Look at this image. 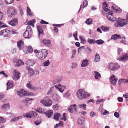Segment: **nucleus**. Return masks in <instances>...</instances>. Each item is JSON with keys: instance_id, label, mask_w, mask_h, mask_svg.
Masks as SVG:
<instances>
[{"instance_id": "72a5a7b5", "label": "nucleus", "mask_w": 128, "mask_h": 128, "mask_svg": "<svg viewBox=\"0 0 128 128\" xmlns=\"http://www.w3.org/2000/svg\"><path fill=\"white\" fill-rule=\"evenodd\" d=\"M35 20H30L29 21H28L27 23L30 26H32L33 27H34V24L35 23Z\"/></svg>"}, {"instance_id": "aec40b11", "label": "nucleus", "mask_w": 128, "mask_h": 128, "mask_svg": "<svg viewBox=\"0 0 128 128\" xmlns=\"http://www.w3.org/2000/svg\"><path fill=\"white\" fill-rule=\"evenodd\" d=\"M20 73H19L18 71H15L14 72V76L13 77V79L15 80H18L20 78Z\"/></svg>"}, {"instance_id": "4d7b16f0", "label": "nucleus", "mask_w": 128, "mask_h": 128, "mask_svg": "<svg viewBox=\"0 0 128 128\" xmlns=\"http://www.w3.org/2000/svg\"><path fill=\"white\" fill-rule=\"evenodd\" d=\"M3 23L1 22H0V28H4L6 26V24L3 25Z\"/></svg>"}, {"instance_id": "e2e57ef3", "label": "nucleus", "mask_w": 128, "mask_h": 128, "mask_svg": "<svg viewBox=\"0 0 128 128\" xmlns=\"http://www.w3.org/2000/svg\"><path fill=\"white\" fill-rule=\"evenodd\" d=\"M90 116L91 117H94L96 115V114L94 112H91L90 114Z\"/></svg>"}, {"instance_id": "4c0bfd02", "label": "nucleus", "mask_w": 128, "mask_h": 128, "mask_svg": "<svg viewBox=\"0 0 128 128\" xmlns=\"http://www.w3.org/2000/svg\"><path fill=\"white\" fill-rule=\"evenodd\" d=\"M6 122L5 119L2 117H0V125L1 124L5 123Z\"/></svg>"}, {"instance_id": "ea45409f", "label": "nucleus", "mask_w": 128, "mask_h": 128, "mask_svg": "<svg viewBox=\"0 0 128 128\" xmlns=\"http://www.w3.org/2000/svg\"><path fill=\"white\" fill-rule=\"evenodd\" d=\"M43 110H44L43 109L41 108H38L36 110V112L42 114L44 113V112Z\"/></svg>"}, {"instance_id": "bf43d9fd", "label": "nucleus", "mask_w": 128, "mask_h": 128, "mask_svg": "<svg viewBox=\"0 0 128 128\" xmlns=\"http://www.w3.org/2000/svg\"><path fill=\"white\" fill-rule=\"evenodd\" d=\"M10 31V33H11L12 34H16L17 33L16 31L14 30H12Z\"/></svg>"}, {"instance_id": "dca6fc26", "label": "nucleus", "mask_w": 128, "mask_h": 128, "mask_svg": "<svg viewBox=\"0 0 128 128\" xmlns=\"http://www.w3.org/2000/svg\"><path fill=\"white\" fill-rule=\"evenodd\" d=\"M42 43L45 46H49L51 44L50 40L48 39H46L43 40L42 42Z\"/></svg>"}, {"instance_id": "f8f14e48", "label": "nucleus", "mask_w": 128, "mask_h": 128, "mask_svg": "<svg viewBox=\"0 0 128 128\" xmlns=\"http://www.w3.org/2000/svg\"><path fill=\"white\" fill-rule=\"evenodd\" d=\"M18 20L16 18H14L8 22V24L12 26H14L18 24Z\"/></svg>"}, {"instance_id": "49530a36", "label": "nucleus", "mask_w": 128, "mask_h": 128, "mask_svg": "<svg viewBox=\"0 0 128 128\" xmlns=\"http://www.w3.org/2000/svg\"><path fill=\"white\" fill-rule=\"evenodd\" d=\"M26 86L28 88H30V89H32L34 88L32 86L31 84H30V82H28V83L26 84Z\"/></svg>"}, {"instance_id": "58836bf2", "label": "nucleus", "mask_w": 128, "mask_h": 128, "mask_svg": "<svg viewBox=\"0 0 128 128\" xmlns=\"http://www.w3.org/2000/svg\"><path fill=\"white\" fill-rule=\"evenodd\" d=\"M92 20L91 18H89L85 22V23L86 24H92Z\"/></svg>"}, {"instance_id": "1a4fd4ad", "label": "nucleus", "mask_w": 128, "mask_h": 128, "mask_svg": "<svg viewBox=\"0 0 128 128\" xmlns=\"http://www.w3.org/2000/svg\"><path fill=\"white\" fill-rule=\"evenodd\" d=\"M9 13L10 14L11 17H14L17 14V11L15 8L12 7H10L9 10Z\"/></svg>"}, {"instance_id": "f704fd0d", "label": "nucleus", "mask_w": 128, "mask_h": 128, "mask_svg": "<svg viewBox=\"0 0 128 128\" xmlns=\"http://www.w3.org/2000/svg\"><path fill=\"white\" fill-rule=\"evenodd\" d=\"M28 74L30 75V76H32L34 74V70L31 68H28Z\"/></svg>"}, {"instance_id": "680f3d73", "label": "nucleus", "mask_w": 128, "mask_h": 128, "mask_svg": "<svg viewBox=\"0 0 128 128\" xmlns=\"http://www.w3.org/2000/svg\"><path fill=\"white\" fill-rule=\"evenodd\" d=\"M34 123L37 126L40 124L41 122L40 121L37 120L34 122Z\"/></svg>"}, {"instance_id": "f3484780", "label": "nucleus", "mask_w": 128, "mask_h": 128, "mask_svg": "<svg viewBox=\"0 0 128 128\" xmlns=\"http://www.w3.org/2000/svg\"><path fill=\"white\" fill-rule=\"evenodd\" d=\"M17 94L20 96H25L28 94L27 92L26 91L24 90H21L20 92H18Z\"/></svg>"}, {"instance_id": "2eb2a0df", "label": "nucleus", "mask_w": 128, "mask_h": 128, "mask_svg": "<svg viewBox=\"0 0 128 128\" xmlns=\"http://www.w3.org/2000/svg\"><path fill=\"white\" fill-rule=\"evenodd\" d=\"M76 109V105L73 104L70 106V108L68 109V111L71 113L75 112Z\"/></svg>"}, {"instance_id": "393cba45", "label": "nucleus", "mask_w": 128, "mask_h": 128, "mask_svg": "<svg viewBox=\"0 0 128 128\" xmlns=\"http://www.w3.org/2000/svg\"><path fill=\"white\" fill-rule=\"evenodd\" d=\"M37 28L38 32V36H40V34H43L44 32L42 29V27L41 26L38 25L37 26Z\"/></svg>"}, {"instance_id": "864d4df0", "label": "nucleus", "mask_w": 128, "mask_h": 128, "mask_svg": "<svg viewBox=\"0 0 128 128\" xmlns=\"http://www.w3.org/2000/svg\"><path fill=\"white\" fill-rule=\"evenodd\" d=\"M70 95V94L68 92H66L64 94V96L66 98H67Z\"/></svg>"}, {"instance_id": "a19ab883", "label": "nucleus", "mask_w": 128, "mask_h": 128, "mask_svg": "<svg viewBox=\"0 0 128 128\" xmlns=\"http://www.w3.org/2000/svg\"><path fill=\"white\" fill-rule=\"evenodd\" d=\"M62 77L61 76H57V79H56V82H60L62 80Z\"/></svg>"}, {"instance_id": "b1692460", "label": "nucleus", "mask_w": 128, "mask_h": 128, "mask_svg": "<svg viewBox=\"0 0 128 128\" xmlns=\"http://www.w3.org/2000/svg\"><path fill=\"white\" fill-rule=\"evenodd\" d=\"M7 88L6 90H8L9 89L12 88L13 87V84L12 82H8L6 84Z\"/></svg>"}, {"instance_id": "7c9ffc66", "label": "nucleus", "mask_w": 128, "mask_h": 128, "mask_svg": "<svg viewBox=\"0 0 128 128\" xmlns=\"http://www.w3.org/2000/svg\"><path fill=\"white\" fill-rule=\"evenodd\" d=\"M112 8L114 9L115 10H116L117 12L118 13H120L121 12L122 10V9L120 8L119 7H114L113 6L112 7Z\"/></svg>"}, {"instance_id": "6ab92c4d", "label": "nucleus", "mask_w": 128, "mask_h": 128, "mask_svg": "<svg viewBox=\"0 0 128 128\" xmlns=\"http://www.w3.org/2000/svg\"><path fill=\"white\" fill-rule=\"evenodd\" d=\"M53 113V111L51 110H48L44 112V114L48 118H50L51 117Z\"/></svg>"}, {"instance_id": "5fc2aeb1", "label": "nucleus", "mask_w": 128, "mask_h": 128, "mask_svg": "<svg viewBox=\"0 0 128 128\" xmlns=\"http://www.w3.org/2000/svg\"><path fill=\"white\" fill-rule=\"evenodd\" d=\"M100 56H95L94 60L95 62H98L100 60Z\"/></svg>"}, {"instance_id": "423d86ee", "label": "nucleus", "mask_w": 128, "mask_h": 128, "mask_svg": "<svg viewBox=\"0 0 128 128\" xmlns=\"http://www.w3.org/2000/svg\"><path fill=\"white\" fill-rule=\"evenodd\" d=\"M119 67V66L117 64L111 62L109 63L108 66V68L110 70L113 71H114L117 70Z\"/></svg>"}, {"instance_id": "e433bc0d", "label": "nucleus", "mask_w": 128, "mask_h": 128, "mask_svg": "<svg viewBox=\"0 0 128 128\" xmlns=\"http://www.w3.org/2000/svg\"><path fill=\"white\" fill-rule=\"evenodd\" d=\"M78 66V65L76 62H72L71 65L70 67L72 69H74L76 68Z\"/></svg>"}, {"instance_id": "69168bd1", "label": "nucleus", "mask_w": 128, "mask_h": 128, "mask_svg": "<svg viewBox=\"0 0 128 128\" xmlns=\"http://www.w3.org/2000/svg\"><path fill=\"white\" fill-rule=\"evenodd\" d=\"M32 98H25V100H24V101L26 103L28 102V101L30 100H32Z\"/></svg>"}, {"instance_id": "7ed1b4c3", "label": "nucleus", "mask_w": 128, "mask_h": 128, "mask_svg": "<svg viewBox=\"0 0 128 128\" xmlns=\"http://www.w3.org/2000/svg\"><path fill=\"white\" fill-rule=\"evenodd\" d=\"M32 28L30 26H28L24 34V36L25 38H29L32 36Z\"/></svg>"}, {"instance_id": "473e14b6", "label": "nucleus", "mask_w": 128, "mask_h": 128, "mask_svg": "<svg viewBox=\"0 0 128 128\" xmlns=\"http://www.w3.org/2000/svg\"><path fill=\"white\" fill-rule=\"evenodd\" d=\"M84 118H81L78 119V123L79 124L82 125L84 124Z\"/></svg>"}, {"instance_id": "c9c22d12", "label": "nucleus", "mask_w": 128, "mask_h": 128, "mask_svg": "<svg viewBox=\"0 0 128 128\" xmlns=\"http://www.w3.org/2000/svg\"><path fill=\"white\" fill-rule=\"evenodd\" d=\"M101 29L104 31L105 32L106 31H108L109 30L110 28L108 26H102L100 27Z\"/></svg>"}, {"instance_id": "338daca9", "label": "nucleus", "mask_w": 128, "mask_h": 128, "mask_svg": "<svg viewBox=\"0 0 128 128\" xmlns=\"http://www.w3.org/2000/svg\"><path fill=\"white\" fill-rule=\"evenodd\" d=\"M31 113H32V114H33V118L37 116V114L36 112L34 111H32L31 112Z\"/></svg>"}, {"instance_id": "052dcab7", "label": "nucleus", "mask_w": 128, "mask_h": 128, "mask_svg": "<svg viewBox=\"0 0 128 128\" xmlns=\"http://www.w3.org/2000/svg\"><path fill=\"white\" fill-rule=\"evenodd\" d=\"M86 49L88 54H90L91 52V50L89 47H87L86 48Z\"/></svg>"}, {"instance_id": "4be33fe9", "label": "nucleus", "mask_w": 128, "mask_h": 128, "mask_svg": "<svg viewBox=\"0 0 128 128\" xmlns=\"http://www.w3.org/2000/svg\"><path fill=\"white\" fill-rule=\"evenodd\" d=\"M88 60L86 59L83 60L82 62L81 66L83 67L86 66L88 64Z\"/></svg>"}, {"instance_id": "6e6d98bb", "label": "nucleus", "mask_w": 128, "mask_h": 128, "mask_svg": "<svg viewBox=\"0 0 128 128\" xmlns=\"http://www.w3.org/2000/svg\"><path fill=\"white\" fill-rule=\"evenodd\" d=\"M40 23L41 24H48V22H46L42 20H41L40 22Z\"/></svg>"}, {"instance_id": "f257e3e1", "label": "nucleus", "mask_w": 128, "mask_h": 128, "mask_svg": "<svg viewBox=\"0 0 128 128\" xmlns=\"http://www.w3.org/2000/svg\"><path fill=\"white\" fill-rule=\"evenodd\" d=\"M90 94L85 92L84 90L80 89L77 90L76 93V96L78 99L82 100L86 99L88 97Z\"/></svg>"}, {"instance_id": "79ce46f5", "label": "nucleus", "mask_w": 128, "mask_h": 128, "mask_svg": "<svg viewBox=\"0 0 128 128\" xmlns=\"http://www.w3.org/2000/svg\"><path fill=\"white\" fill-rule=\"evenodd\" d=\"M27 14L29 15L30 16H31L32 15V13L31 12L30 10L28 7H27Z\"/></svg>"}, {"instance_id": "4468645a", "label": "nucleus", "mask_w": 128, "mask_h": 128, "mask_svg": "<svg viewBox=\"0 0 128 128\" xmlns=\"http://www.w3.org/2000/svg\"><path fill=\"white\" fill-rule=\"evenodd\" d=\"M108 11V12L106 14L107 18L110 21H114V20H113L111 18V16H112L113 14V12L110 10H110H109Z\"/></svg>"}, {"instance_id": "9d476101", "label": "nucleus", "mask_w": 128, "mask_h": 128, "mask_svg": "<svg viewBox=\"0 0 128 128\" xmlns=\"http://www.w3.org/2000/svg\"><path fill=\"white\" fill-rule=\"evenodd\" d=\"M117 80L118 79L115 78L114 75H112L110 77V83L114 86L116 85Z\"/></svg>"}, {"instance_id": "5701e85b", "label": "nucleus", "mask_w": 128, "mask_h": 128, "mask_svg": "<svg viewBox=\"0 0 128 128\" xmlns=\"http://www.w3.org/2000/svg\"><path fill=\"white\" fill-rule=\"evenodd\" d=\"M121 38V36L120 35L117 34H114L112 35L111 37V39L114 40H116Z\"/></svg>"}, {"instance_id": "37998d69", "label": "nucleus", "mask_w": 128, "mask_h": 128, "mask_svg": "<svg viewBox=\"0 0 128 128\" xmlns=\"http://www.w3.org/2000/svg\"><path fill=\"white\" fill-rule=\"evenodd\" d=\"M88 2L86 0H85L83 2V8H84L87 6L88 5Z\"/></svg>"}, {"instance_id": "20e7f679", "label": "nucleus", "mask_w": 128, "mask_h": 128, "mask_svg": "<svg viewBox=\"0 0 128 128\" xmlns=\"http://www.w3.org/2000/svg\"><path fill=\"white\" fill-rule=\"evenodd\" d=\"M43 105L46 106H50L52 104L51 100L48 96L44 98L40 101Z\"/></svg>"}, {"instance_id": "f03ea898", "label": "nucleus", "mask_w": 128, "mask_h": 128, "mask_svg": "<svg viewBox=\"0 0 128 128\" xmlns=\"http://www.w3.org/2000/svg\"><path fill=\"white\" fill-rule=\"evenodd\" d=\"M128 24V20L125 19H118L116 20V22L114 24L115 26L116 27H123Z\"/></svg>"}, {"instance_id": "2f4dec72", "label": "nucleus", "mask_w": 128, "mask_h": 128, "mask_svg": "<svg viewBox=\"0 0 128 128\" xmlns=\"http://www.w3.org/2000/svg\"><path fill=\"white\" fill-rule=\"evenodd\" d=\"M104 42V40L101 39H99L95 40L94 43H96L98 45H101Z\"/></svg>"}, {"instance_id": "cd10ccee", "label": "nucleus", "mask_w": 128, "mask_h": 128, "mask_svg": "<svg viewBox=\"0 0 128 128\" xmlns=\"http://www.w3.org/2000/svg\"><path fill=\"white\" fill-rule=\"evenodd\" d=\"M86 104H78L77 106V107L79 108H81L83 110H85L86 109Z\"/></svg>"}, {"instance_id": "0eeeda50", "label": "nucleus", "mask_w": 128, "mask_h": 128, "mask_svg": "<svg viewBox=\"0 0 128 128\" xmlns=\"http://www.w3.org/2000/svg\"><path fill=\"white\" fill-rule=\"evenodd\" d=\"M56 88V85H55L54 86H52L51 88L49 91L47 93L48 94L51 93L50 96L54 100L56 98V94L54 91Z\"/></svg>"}, {"instance_id": "de8ad7c7", "label": "nucleus", "mask_w": 128, "mask_h": 128, "mask_svg": "<svg viewBox=\"0 0 128 128\" xmlns=\"http://www.w3.org/2000/svg\"><path fill=\"white\" fill-rule=\"evenodd\" d=\"M23 116L24 117L31 118L30 116V112L28 113H26L23 114Z\"/></svg>"}, {"instance_id": "a878e982", "label": "nucleus", "mask_w": 128, "mask_h": 128, "mask_svg": "<svg viewBox=\"0 0 128 128\" xmlns=\"http://www.w3.org/2000/svg\"><path fill=\"white\" fill-rule=\"evenodd\" d=\"M94 78L96 79H100L101 76L100 74L96 71H94Z\"/></svg>"}, {"instance_id": "774afa93", "label": "nucleus", "mask_w": 128, "mask_h": 128, "mask_svg": "<svg viewBox=\"0 0 128 128\" xmlns=\"http://www.w3.org/2000/svg\"><path fill=\"white\" fill-rule=\"evenodd\" d=\"M114 116L117 118H118L119 117V114L118 112H115L114 114Z\"/></svg>"}, {"instance_id": "bb28decb", "label": "nucleus", "mask_w": 128, "mask_h": 128, "mask_svg": "<svg viewBox=\"0 0 128 128\" xmlns=\"http://www.w3.org/2000/svg\"><path fill=\"white\" fill-rule=\"evenodd\" d=\"M128 58V56H118L116 58L117 60L120 61H123Z\"/></svg>"}, {"instance_id": "c756f323", "label": "nucleus", "mask_w": 128, "mask_h": 128, "mask_svg": "<svg viewBox=\"0 0 128 128\" xmlns=\"http://www.w3.org/2000/svg\"><path fill=\"white\" fill-rule=\"evenodd\" d=\"M10 108L9 104H7L3 105L2 106V108L4 110H7Z\"/></svg>"}, {"instance_id": "c03bdc74", "label": "nucleus", "mask_w": 128, "mask_h": 128, "mask_svg": "<svg viewBox=\"0 0 128 128\" xmlns=\"http://www.w3.org/2000/svg\"><path fill=\"white\" fill-rule=\"evenodd\" d=\"M80 38L81 40V43L84 44L85 43L86 41L85 38H83L81 36L80 37Z\"/></svg>"}, {"instance_id": "39448f33", "label": "nucleus", "mask_w": 128, "mask_h": 128, "mask_svg": "<svg viewBox=\"0 0 128 128\" xmlns=\"http://www.w3.org/2000/svg\"><path fill=\"white\" fill-rule=\"evenodd\" d=\"M34 52L36 54V55L37 56H40L42 54V56H47L48 54L47 50L44 49L38 50H34Z\"/></svg>"}, {"instance_id": "c85d7f7f", "label": "nucleus", "mask_w": 128, "mask_h": 128, "mask_svg": "<svg viewBox=\"0 0 128 128\" xmlns=\"http://www.w3.org/2000/svg\"><path fill=\"white\" fill-rule=\"evenodd\" d=\"M24 62L21 60H18L16 62L15 65V66H18L20 65H23Z\"/></svg>"}, {"instance_id": "ddd939ff", "label": "nucleus", "mask_w": 128, "mask_h": 128, "mask_svg": "<svg viewBox=\"0 0 128 128\" xmlns=\"http://www.w3.org/2000/svg\"><path fill=\"white\" fill-rule=\"evenodd\" d=\"M17 46L19 50L23 49L24 47V42L21 40L18 42Z\"/></svg>"}, {"instance_id": "8fccbe9b", "label": "nucleus", "mask_w": 128, "mask_h": 128, "mask_svg": "<svg viewBox=\"0 0 128 128\" xmlns=\"http://www.w3.org/2000/svg\"><path fill=\"white\" fill-rule=\"evenodd\" d=\"M50 64V62L49 60H47L45 62L43 63V64L44 66H48Z\"/></svg>"}, {"instance_id": "412c9836", "label": "nucleus", "mask_w": 128, "mask_h": 128, "mask_svg": "<svg viewBox=\"0 0 128 128\" xmlns=\"http://www.w3.org/2000/svg\"><path fill=\"white\" fill-rule=\"evenodd\" d=\"M65 113H64L62 116L63 118H61L60 114L59 113L56 112V120H58L60 118V119L64 120V121H65L66 120V117L65 116Z\"/></svg>"}, {"instance_id": "603ef678", "label": "nucleus", "mask_w": 128, "mask_h": 128, "mask_svg": "<svg viewBox=\"0 0 128 128\" xmlns=\"http://www.w3.org/2000/svg\"><path fill=\"white\" fill-rule=\"evenodd\" d=\"M63 122L61 121H60L59 124H56V127L59 126L62 127L63 126Z\"/></svg>"}, {"instance_id": "09e8293b", "label": "nucleus", "mask_w": 128, "mask_h": 128, "mask_svg": "<svg viewBox=\"0 0 128 128\" xmlns=\"http://www.w3.org/2000/svg\"><path fill=\"white\" fill-rule=\"evenodd\" d=\"M6 3L8 4L12 3L13 2V0H5Z\"/></svg>"}, {"instance_id": "13d9d810", "label": "nucleus", "mask_w": 128, "mask_h": 128, "mask_svg": "<svg viewBox=\"0 0 128 128\" xmlns=\"http://www.w3.org/2000/svg\"><path fill=\"white\" fill-rule=\"evenodd\" d=\"M19 11L20 15L22 16L23 15L24 13L22 9L21 8H19Z\"/></svg>"}, {"instance_id": "9b49d317", "label": "nucleus", "mask_w": 128, "mask_h": 128, "mask_svg": "<svg viewBox=\"0 0 128 128\" xmlns=\"http://www.w3.org/2000/svg\"><path fill=\"white\" fill-rule=\"evenodd\" d=\"M66 88L65 86L62 85L60 84L56 85V89L61 93L63 92L64 90L66 89Z\"/></svg>"}, {"instance_id": "a18cd8bd", "label": "nucleus", "mask_w": 128, "mask_h": 128, "mask_svg": "<svg viewBox=\"0 0 128 128\" xmlns=\"http://www.w3.org/2000/svg\"><path fill=\"white\" fill-rule=\"evenodd\" d=\"M88 42L90 44H94L95 43H94L95 40L94 41V40L93 39H88Z\"/></svg>"}, {"instance_id": "0e129e2a", "label": "nucleus", "mask_w": 128, "mask_h": 128, "mask_svg": "<svg viewBox=\"0 0 128 128\" xmlns=\"http://www.w3.org/2000/svg\"><path fill=\"white\" fill-rule=\"evenodd\" d=\"M122 40H121L120 42H122L124 44H125V41L124 40H125V38L124 37H122Z\"/></svg>"}, {"instance_id": "3c124183", "label": "nucleus", "mask_w": 128, "mask_h": 128, "mask_svg": "<svg viewBox=\"0 0 128 128\" xmlns=\"http://www.w3.org/2000/svg\"><path fill=\"white\" fill-rule=\"evenodd\" d=\"M27 50L28 52H29L30 53H31L33 51L32 48L30 46H28V48Z\"/></svg>"}, {"instance_id": "a211bd4d", "label": "nucleus", "mask_w": 128, "mask_h": 128, "mask_svg": "<svg viewBox=\"0 0 128 128\" xmlns=\"http://www.w3.org/2000/svg\"><path fill=\"white\" fill-rule=\"evenodd\" d=\"M35 61L33 60H28L26 62V64L28 66H32L35 63Z\"/></svg>"}, {"instance_id": "6e6552de", "label": "nucleus", "mask_w": 128, "mask_h": 128, "mask_svg": "<svg viewBox=\"0 0 128 128\" xmlns=\"http://www.w3.org/2000/svg\"><path fill=\"white\" fill-rule=\"evenodd\" d=\"M10 34V31L8 30H2L0 32V35L4 37H8Z\"/></svg>"}]
</instances>
